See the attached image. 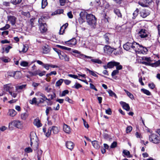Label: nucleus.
<instances>
[{
	"label": "nucleus",
	"instance_id": "obj_1",
	"mask_svg": "<svg viewBox=\"0 0 160 160\" xmlns=\"http://www.w3.org/2000/svg\"><path fill=\"white\" fill-rule=\"evenodd\" d=\"M133 50L136 53L143 54L146 53L148 51L146 48L135 42H133Z\"/></svg>",
	"mask_w": 160,
	"mask_h": 160
},
{
	"label": "nucleus",
	"instance_id": "obj_2",
	"mask_svg": "<svg viewBox=\"0 0 160 160\" xmlns=\"http://www.w3.org/2000/svg\"><path fill=\"white\" fill-rule=\"evenodd\" d=\"M141 59L144 61L141 62L142 64L146 65H152L153 67H158L160 66V60H159L153 63H151L152 61L150 57H141Z\"/></svg>",
	"mask_w": 160,
	"mask_h": 160
},
{
	"label": "nucleus",
	"instance_id": "obj_3",
	"mask_svg": "<svg viewBox=\"0 0 160 160\" xmlns=\"http://www.w3.org/2000/svg\"><path fill=\"white\" fill-rule=\"evenodd\" d=\"M30 145L35 151L37 150L38 148V144L37 141V137L34 133H31L30 134Z\"/></svg>",
	"mask_w": 160,
	"mask_h": 160
},
{
	"label": "nucleus",
	"instance_id": "obj_4",
	"mask_svg": "<svg viewBox=\"0 0 160 160\" xmlns=\"http://www.w3.org/2000/svg\"><path fill=\"white\" fill-rule=\"evenodd\" d=\"M87 22L92 27L94 28L96 23L95 16L91 14H88L86 17Z\"/></svg>",
	"mask_w": 160,
	"mask_h": 160
},
{
	"label": "nucleus",
	"instance_id": "obj_5",
	"mask_svg": "<svg viewBox=\"0 0 160 160\" xmlns=\"http://www.w3.org/2000/svg\"><path fill=\"white\" fill-rule=\"evenodd\" d=\"M12 126L22 129L23 127V123L18 120H13L9 124V128H12Z\"/></svg>",
	"mask_w": 160,
	"mask_h": 160
},
{
	"label": "nucleus",
	"instance_id": "obj_6",
	"mask_svg": "<svg viewBox=\"0 0 160 160\" xmlns=\"http://www.w3.org/2000/svg\"><path fill=\"white\" fill-rule=\"evenodd\" d=\"M149 141L154 143L157 144L160 142V138L154 133L149 136Z\"/></svg>",
	"mask_w": 160,
	"mask_h": 160
},
{
	"label": "nucleus",
	"instance_id": "obj_7",
	"mask_svg": "<svg viewBox=\"0 0 160 160\" xmlns=\"http://www.w3.org/2000/svg\"><path fill=\"white\" fill-rule=\"evenodd\" d=\"M53 49L57 52L60 59L61 60H64L65 61L68 62L69 61V58L67 55L63 52H59L58 50L57 51L56 48H53Z\"/></svg>",
	"mask_w": 160,
	"mask_h": 160
},
{
	"label": "nucleus",
	"instance_id": "obj_8",
	"mask_svg": "<svg viewBox=\"0 0 160 160\" xmlns=\"http://www.w3.org/2000/svg\"><path fill=\"white\" fill-rule=\"evenodd\" d=\"M72 52L77 54L74 55V56L78 58H80L82 59L85 60L86 58H91L89 56H86L82 54L80 52L76 50H73Z\"/></svg>",
	"mask_w": 160,
	"mask_h": 160
},
{
	"label": "nucleus",
	"instance_id": "obj_9",
	"mask_svg": "<svg viewBox=\"0 0 160 160\" xmlns=\"http://www.w3.org/2000/svg\"><path fill=\"white\" fill-rule=\"evenodd\" d=\"M87 13L85 11H82L80 13V18H79V21L80 23H82L85 21V19L87 15Z\"/></svg>",
	"mask_w": 160,
	"mask_h": 160
},
{
	"label": "nucleus",
	"instance_id": "obj_10",
	"mask_svg": "<svg viewBox=\"0 0 160 160\" xmlns=\"http://www.w3.org/2000/svg\"><path fill=\"white\" fill-rule=\"evenodd\" d=\"M138 34L141 38H144L148 37V32L146 30L142 29L139 32Z\"/></svg>",
	"mask_w": 160,
	"mask_h": 160
},
{
	"label": "nucleus",
	"instance_id": "obj_11",
	"mask_svg": "<svg viewBox=\"0 0 160 160\" xmlns=\"http://www.w3.org/2000/svg\"><path fill=\"white\" fill-rule=\"evenodd\" d=\"M77 40L75 38H73L71 40L64 42V44L69 47H72L77 43Z\"/></svg>",
	"mask_w": 160,
	"mask_h": 160
},
{
	"label": "nucleus",
	"instance_id": "obj_12",
	"mask_svg": "<svg viewBox=\"0 0 160 160\" xmlns=\"http://www.w3.org/2000/svg\"><path fill=\"white\" fill-rule=\"evenodd\" d=\"M123 47L126 50L131 51L133 50V42H127L123 45Z\"/></svg>",
	"mask_w": 160,
	"mask_h": 160
},
{
	"label": "nucleus",
	"instance_id": "obj_13",
	"mask_svg": "<svg viewBox=\"0 0 160 160\" xmlns=\"http://www.w3.org/2000/svg\"><path fill=\"white\" fill-rule=\"evenodd\" d=\"M115 49L108 45H106L103 48L104 52L108 54H111Z\"/></svg>",
	"mask_w": 160,
	"mask_h": 160
},
{
	"label": "nucleus",
	"instance_id": "obj_14",
	"mask_svg": "<svg viewBox=\"0 0 160 160\" xmlns=\"http://www.w3.org/2000/svg\"><path fill=\"white\" fill-rule=\"evenodd\" d=\"M8 21H9L12 25H14L16 21L17 18L14 16L8 15L7 16Z\"/></svg>",
	"mask_w": 160,
	"mask_h": 160
},
{
	"label": "nucleus",
	"instance_id": "obj_15",
	"mask_svg": "<svg viewBox=\"0 0 160 160\" xmlns=\"http://www.w3.org/2000/svg\"><path fill=\"white\" fill-rule=\"evenodd\" d=\"M13 88V85L11 83L6 84L3 86L4 90L8 92H9V91H11L10 90Z\"/></svg>",
	"mask_w": 160,
	"mask_h": 160
},
{
	"label": "nucleus",
	"instance_id": "obj_16",
	"mask_svg": "<svg viewBox=\"0 0 160 160\" xmlns=\"http://www.w3.org/2000/svg\"><path fill=\"white\" fill-rule=\"evenodd\" d=\"M120 103L123 109L126 110L127 111H128L130 110V107L128 104L122 101L120 102Z\"/></svg>",
	"mask_w": 160,
	"mask_h": 160
},
{
	"label": "nucleus",
	"instance_id": "obj_17",
	"mask_svg": "<svg viewBox=\"0 0 160 160\" xmlns=\"http://www.w3.org/2000/svg\"><path fill=\"white\" fill-rule=\"evenodd\" d=\"M141 16L143 18H145L150 14L148 10H142L140 13Z\"/></svg>",
	"mask_w": 160,
	"mask_h": 160
},
{
	"label": "nucleus",
	"instance_id": "obj_18",
	"mask_svg": "<svg viewBox=\"0 0 160 160\" xmlns=\"http://www.w3.org/2000/svg\"><path fill=\"white\" fill-rule=\"evenodd\" d=\"M39 29L42 32H46L47 30V26L46 23H41L40 24Z\"/></svg>",
	"mask_w": 160,
	"mask_h": 160
},
{
	"label": "nucleus",
	"instance_id": "obj_19",
	"mask_svg": "<svg viewBox=\"0 0 160 160\" xmlns=\"http://www.w3.org/2000/svg\"><path fill=\"white\" fill-rule=\"evenodd\" d=\"M119 64H120V63L118 62L112 61L108 63V68H113L114 66H117Z\"/></svg>",
	"mask_w": 160,
	"mask_h": 160
},
{
	"label": "nucleus",
	"instance_id": "obj_20",
	"mask_svg": "<svg viewBox=\"0 0 160 160\" xmlns=\"http://www.w3.org/2000/svg\"><path fill=\"white\" fill-rule=\"evenodd\" d=\"M59 128L56 126H53L51 129V134H56L58 133L59 131Z\"/></svg>",
	"mask_w": 160,
	"mask_h": 160
},
{
	"label": "nucleus",
	"instance_id": "obj_21",
	"mask_svg": "<svg viewBox=\"0 0 160 160\" xmlns=\"http://www.w3.org/2000/svg\"><path fill=\"white\" fill-rule=\"evenodd\" d=\"M33 123L34 125L36 126L37 128L40 127L42 125V124L40 122V120L38 118H37L34 120Z\"/></svg>",
	"mask_w": 160,
	"mask_h": 160
},
{
	"label": "nucleus",
	"instance_id": "obj_22",
	"mask_svg": "<svg viewBox=\"0 0 160 160\" xmlns=\"http://www.w3.org/2000/svg\"><path fill=\"white\" fill-rule=\"evenodd\" d=\"M66 145L68 148L72 150L73 148L74 144L71 141H68L66 143Z\"/></svg>",
	"mask_w": 160,
	"mask_h": 160
},
{
	"label": "nucleus",
	"instance_id": "obj_23",
	"mask_svg": "<svg viewBox=\"0 0 160 160\" xmlns=\"http://www.w3.org/2000/svg\"><path fill=\"white\" fill-rule=\"evenodd\" d=\"M63 130L64 132L67 133H70L71 132V129L69 126L64 124L63 126Z\"/></svg>",
	"mask_w": 160,
	"mask_h": 160
},
{
	"label": "nucleus",
	"instance_id": "obj_24",
	"mask_svg": "<svg viewBox=\"0 0 160 160\" xmlns=\"http://www.w3.org/2000/svg\"><path fill=\"white\" fill-rule=\"evenodd\" d=\"M8 114L11 117H13L16 115L17 112L14 109H10L9 110Z\"/></svg>",
	"mask_w": 160,
	"mask_h": 160
},
{
	"label": "nucleus",
	"instance_id": "obj_25",
	"mask_svg": "<svg viewBox=\"0 0 160 160\" xmlns=\"http://www.w3.org/2000/svg\"><path fill=\"white\" fill-rule=\"evenodd\" d=\"M92 144L93 147L97 149H98L100 147L101 143H99L96 141H94L92 142Z\"/></svg>",
	"mask_w": 160,
	"mask_h": 160
},
{
	"label": "nucleus",
	"instance_id": "obj_26",
	"mask_svg": "<svg viewBox=\"0 0 160 160\" xmlns=\"http://www.w3.org/2000/svg\"><path fill=\"white\" fill-rule=\"evenodd\" d=\"M91 57V58H88V59H91V61L92 62L94 63H97L98 64H101L102 63V62L101 61L98 59H94L92 58L91 57Z\"/></svg>",
	"mask_w": 160,
	"mask_h": 160
},
{
	"label": "nucleus",
	"instance_id": "obj_27",
	"mask_svg": "<svg viewBox=\"0 0 160 160\" xmlns=\"http://www.w3.org/2000/svg\"><path fill=\"white\" fill-rule=\"evenodd\" d=\"M13 77L16 79L19 78L21 77V73L18 71L14 72Z\"/></svg>",
	"mask_w": 160,
	"mask_h": 160
},
{
	"label": "nucleus",
	"instance_id": "obj_28",
	"mask_svg": "<svg viewBox=\"0 0 160 160\" xmlns=\"http://www.w3.org/2000/svg\"><path fill=\"white\" fill-rule=\"evenodd\" d=\"M45 74V71H43L41 72H40L39 70H37L36 72H35L33 73V75H38L40 76H42L44 75Z\"/></svg>",
	"mask_w": 160,
	"mask_h": 160
},
{
	"label": "nucleus",
	"instance_id": "obj_29",
	"mask_svg": "<svg viewBox=\"0 0 160 160\" xmlns=\"http://www.w3.org/2000/svg\"><path fill=\"white\" fill-rule=\"evenodd\" d=\"M103 37L105 39L106 42L107 43H109V39L110 37V34L108 33H106L104 35Z\"/></svg>",
	"mask_w": 160,
	"mask_h": 160
},
{
	"label": "nucleus",
	"instance_id": "obj_30",
	"mask_svg": "<svg viewBox=\"0 0 160 160\" xmlns=\"http://www.w3.org/2000/svg\"><path fill=\"white\" fill-rule=\"evenodd\" d=\"M28 45L27 44H23L22 45V49L21 51H19V52H26L28 50Z\"/></svg>",
	"mask_w": 160,
	"mask_h": 160
},
{
	"label": "nucleus",
	"instance_id": "obj_31",
	"mask_svg": "<svg viewBox=\"0 0 160 160\" xmlns=\"http://www.w3.org/2000/svg\"><path fill=\"white\" fill-rule=\"evenodd\" d=\"M46 100H48V101H50V99L49 98H47L46 99H44V97H41L38 98V104H39V103H42L44 101H45Z\"/></svg>",
	"mask_w": 160,
	"mask_h": 160
},
{
	"label": "nucleus",
	"instance_id": "obj_32",
	"mask_svg": "<svg viewBox=\"0 0 160 160\" xmlns=\"http://www.w3.org/2000/svg\"><path fill=\"white\" fill-rule=\"evenodd\" d=\"M68 25V23H66L63 25H62L60 28V29L59 30V34H62V33L61 32V30L63 29V32H64V30L65 29L67 28Z\"/></svg>",
	"mask_w": 160,
	"mask_h": 160
},
{
	"label": "nucleus",
	"instance_id": "obj_33",
	"mask_svg": "<svg viewBox=\"0 0 160 160\" xmlns=\"http://www.w3.org/2000/svg\"><path fill=\"white\" fill-rule=\"evenodd\" d=\"M52 106V108L54 110H58L59 109V105L58 103L56 102L54 104H51Z\"/></svg>",
	"mask_w": 160,
	"mask_h": 160
},
{
	"label": "nucleus",
	"instance_id": "obj_34",
	"mask_svg": "<svg viewBox=\"0 0 160 160\" xmlns=\"http://www.w3.org/2000/svg\"><path fill=\"white\" fill-rule=\"evenodd\" d=\"M49 46L47 45L43 46V52L44 53H47L49 51Z\"/></svg>",
	"mask_w": 160,
	"mask_h": 160
},
{
	"label": "nucleus",
	"instance_id": "obj_35",
	"mask_svg": "<svg viewBox=\"0 0 160 160\" xmlns=\"http://www.w3.org/2000/svg\"><path fill=\"white\" fill-rule=\"evenodd\" d=\"M29 102L32 104H35L38 105V101H37V99L36 98H32V100H30L29 101Z\"/></svg>",
	"mask_w": 160,
	"mask_h": 160
},
{
	"label": "nucleus",
	"instance_id": "obj_36",
	"mask_svg": "<svg viewBox=\"0 0 160 160\" xmlns=\"http://www.w3.org/2000/svg\"><path fill=\"white\" fill-rule=\"evenodd\" d=\"M28 114L27 113H23L21 114V118L22 119L25 120L28 117Z\"/></svg>",
	"mask_w": 160,
	"mask_h": 160
},
{
	"label": "nucleus",
	"instance_id": "obj_37",
	"mask_svg": "<svg viewBox=\"0 0 160 160\" xmlns=\"http://www.w3.org/2000/svg\"><path fill=\"white\" fill-rule=\"evenodd\" d=\"M86 70L87 71H88L89 73L92 75V76H93L94 77H98V75L96 74V72H95L93 71H91L90 70H89L88 68H87Z\"/></svg>",
	"mask_w": 160,
	"mask_h": 160
},
{
	"label": "nucleus",
	"instance_id": "obj_38",
	"mask_svg": "<svg viewBox=\"0 0 160 160\" xmlns=\"http://www.w3.org/2000/svg\"><path fill=\"white\" fill-rule=\"evenodd\" d=\"M141 91L144 93L146 94L147 95L150 96L151 95V92L148 90L144 88H142L141 89Z\"/></svg>",
	"mask_w": 160,
	"mask_h": 160
},
{
	"label": "nucleus",
	"instance_id": "obj_39",
	"mask_svg": "<svg viewBox=\"0 0 160 160\" xmlns=\"http://www.w3.org/2000/svg\"><path fill=\"white\" fill-rule=\"evenodd\" d=\"M42 151L41 150H38L37 151V157L38 158V160H40L42 156Z\"/></svg>",
	"mask_w": 160,
	"mask_h": 160
},
{
	"label": "nucleus",
	"instance_id": "obj_40",
	"mask_svg": "<svg viewBox=\"0 0 160 160\" xmlns=\"http://www.w3.org/2000/svg\"><path fill=\"white\" fill-rule=\"evenodd\" d=\"M124 91L126 93L127 95L132 99H134V96L130 92H129L127 90L124 89Z\"/></svg>",
	"mask_w": 160,
	"mask_h": 160
},
{
	"label": "nucleus",
	"instance_id": "obj_41",
	"mask_svg": "<svg viewBox=\"0 0 160 160\" xmlns=\"http://www.w3.org/2000/svg\"><path fill=\"white\" fill-rule=\"evenodd\" d=\"M82 87V86L79 83L76 82L73 86H72V88L78 89Z\"/></svg>",
	"mask_w": 160,
	"mask_h": 160
},
{
	"label": "nucleus",
	"instance_id": "obj_42",
	"mask_svg": "<svg viewBox=\"0 0 160 160\" xmlns=\"http://www.w3.org/2000/svg\"><path fill=\"white\" fill-rule=\"evenodd\" d=\"M114 13L118 15V17H121L122 16V14L121 13L120 10L118 9H116L114 10Z\"/></svg>",
	"mask_w": 160,
	"mask_h": 160
},
{
	"label": "nucleus",
	"instance_id": "obj_43",
	"mask_svg": "<svg viewBox=\"0 0 160 160\" xmlns=\"http://www.w3.org/2000/svg\"><path fill=\"white\" fill-rule=\"evenodd\" d=\"M60 5L61 6H64L66 3H67L68 1V0H58Z\"/></svg>",
	"mask_w": 160,
	"mask_h": 160
},
{
	"label": "nucleus",
	"instance_id": "obj_44",
	"mask_svg": "<svg viewBox=\"0 0 160 160\" xmlns=\"http://www.w3.org/2000/svg\"><path fill=\"white\" fill-rule=\"evenodd\" d=\"M12 48V47L10 46H8L7 47L5 48V51H3L2 52L3 53L4 51H5L6 53H8L9 51V50ZM2 50H4V48H2Z\"/></svg>",
	"mask_w": 160,
	"mask_h": 160
},
{
	"label": "nucleus",
	"instance_id": "obj_45",
	"mask_svg": "<svg viewBox=\"0 0 160 160\" xmlns=\"http://www.w3.org/2000/svg\"><path fill=\"white\" fill-rule=\"evenodd\" d=\"M48 4L47 0H42V8H44Z\"/></svg>",
	"mask_w": 160,
	"mask_h": 160
},
{
	"label": "nucleus",
	"instance_id": "obj_46",
	"mask_svg": "<svg viewBox=\"0 0 160 160\" xmlns=\"http://www.w3.org/2000/svg\"><path fill=\"white\" fill-rule=\"evenodd\" d=\"M107 92L110 96L111 97L114 96L115 97H116V95L115 93L111 90L109 89L107 91Z\"/></svg>",
	"mask_w": 160,
	"mask_h": 160
},
{
	"label": "nucleus",
	"instance_id": "obj_47",
	"mask_svg": "<svg viewBox=\"0 0 160 160\" xmlns=\"http://www.w3.org/2000/svg\"><path fill=\"white\" fill-rule=\"evenodd\" d=\"M28 62L25 61H23L21 62L20 65L23 67H27L28 66Z\"/></svg>",
	"mask_w": 160,
	"mask_h": 160
},
{
	"label": "nucleus",
	"instance_id": "obj_48",
	"mask_svg": "<svg viewBox=\"0 0 160 160\" xmlns=\"http://www.w3.org/2000/svg\"><path fill=\"white\" fill-rule=\"evenodd\" d=\"M63 81V79H61L57 81L56 83V86L59 87L60 86L62 83Z\"/></svg>",
	"mask_w": 160,
	"mask_h": 160
},
{
	"label": "nucleus",
	"instance_id": "obj_49",
	"mask_svg": "<svg viewBox=\"0 0 160 160\" xmlns=\"http://www.w3.org/2000/svg\"><path fill=\"white\" fill-rule=\"evenodd\" d=\"M123 153L125 154V155L127 156L128 157H131L132 156L130 155V152L129 151L127 150H123Z\"/></svg>",
	"mask_w": 160,
	"mask_h": 160
},
{
	"label": "nucleus",
	"instance_id": "obj_50",
	"mask_svg": "<svg viewBox=\"0 0 160 160\" xmlns=\"http://www.w3.org/2000/svg\"><path fill=\"white\" fill-rule=\"evenodd\" d=\"M22 0H11V2L14 5H16L20 3Z\"/></svg>",
	"mask_w": 160,
	"mask_h": 160
},
{
	"label": "nucleus",
	"instance_id": "obj_51",
	"mask_svg": "<svg viewBox=\"0 0 160 160\" xmlns=\"http://www.w3.org/2000/svg\"><path fill=\"white\" fill-rule=\"evenodd\" d=\"M58 46L59 48H61L62 49H64V50H65L68 51H70L71 49V48H67L65 46H60V45H58Z\"/></svg>",
	"mask_w": 160,
	"mask_h": 160
},
{
	"label": "nucleus",
	"instance_id": "obj_52",
	"mask_svg": "<svg viewBox=\"0 0 160 160\" xmlns=\"http://www.w3.org/2000/svg\"><path fill=\"white\" fill-rule=\"evenodd\" d=\"M43 132L45 133V134L46 136L47 137H49L50 136V132H49V129L48 130V132H46V128H44L43 129Z\"/></svg>",
	"mask_w": 160,
	"mask_h": 160
},
{
	"label": "nucleus",
	"instance_id": "obj_53",
	"mask_svg": "<svg viewBox=\"0 0 160 160\" xmlns=\"http://www.w3.org/2000/svg\"><path fill=\"white\" fill-rule=\"evenodd\" d=\"M24 151L26 153H29L32 152V150L30 147H28L25 149Z\"/></svg>",
	"mask_w": 160,
	"mask_h": 160
},
{
	"label": "nucleus",
	"instance_id": "obj_54",
	"mask_svg": "<svg viewBox=\"0 0 160 160\" xmlns=\"http://www.w3.org/2000/svg\"><path fill=\"white\" fill-rule=\"evenodd\" d=\"M10 27V25L9 24H7L4 27L1 28L0 30L2 31L8 29Z\"/></svg>",
	"mask_w": 160,
	"mask_h": 160
},
{
	"label": "nucleus",
	"instance_id": "obj_55",
	"mask_svg": "<svg viewBox=\"0 0 160 160\" xmlns=\"http://www.w3.org/2000/svg\"><path fill=\"white\" fill-rule=\"evenodd\" d=\"M68 93L69 91L68 90H65L62 92V94L60 95V96L61 97L64 96L66 94H68Z\"/></svg>",
	"mask_w": 160,
	"mask_h": 160
},
{
	"label": "nucleus",
	"instance_id": "obj_56",
	"mask_svg": "<svg viewBox=\"0 0 160 160\" xmlns=\"http://www.w3.org/2000/svg\"><path fill=\"white\" fill-rule=\"evenodd\" d=\"M36 95L38 97H44V98L46 99V97L45 96V95L43 94V93L38 92L36 93Z\"/></svg>",
	"mask_w": 160,
	"mask_h": 160
},
{
	"label": "nucleus",
	"instance_id": "obj_57",
	"mask_svg": "<svg viewBox=\"0 0 160 160\" xmlns=\"http://www.w3.org/2000/svg\"><path fill=\"white\" fill-rule=\"evenodd\" d=\"M139 12V10L138 9H137L136 10L134 11V12L133 13V17H132L133 19H135L136 16H137L138 15V12Z\"/></svg>",
	"mask_w": 160,
	"mask_h": 160
},
{
	"label": "nucleus",
	"instance_id": "obj_58",
	"mask_svg": "<svg viewBox=\"0 0 160 160\" xmlns=\"http://www.w3.org/2000/svg\"><path fill=\"white\" fill-rule=\"evenodd\" d=\"M119 73V71L117 70H115L113 71L112 73V76L113 77L114 76L117 75Z\"/></svg>",
	"mask_w": 160,
	"mask_h": 160
},
{
	"label": "nucleus",
	"instance_id": "obj_59",
	"mask_svg": "<svg viewBox=\"0 0 160 160\" xmlns=\"http://www.w3.org/2000/svg\"><path fill=\"white\" fill-rule=\"evenodd\" d=\"M26 86V84L18 86L16 87V88L17 89H22L23 88H25Z\"/></svg>",
	"mask_w": 160,
	"mask_h": 160
},
{
	"label": "nucleus",
	"instance_id": "obj_60",
	"mask_svg": "<svg viewBox=\"0 0 160 160\" xmlns=\"http://www.w3.org/2000/svg\"><path fill=\"white\" fill-rule=\"evenodd\" d=\"M22 14L24 16H26L27 17H30V13L29 12H22Z\"/></svg>",
	"mask_w": 160,
	"mask_h": 160
},
{
	"label": "nucleus",
	"instance_id": "obj_61",
	"mask_svg": "<svg viewBox=\"0 0 160 160\" xmlns=\"http://www.w3.org/2000/svg\"><path fill=\"white\" fill-rule=\"evenodd\" d=\"M49 85H45L44 86L45 90L47 92H49L50 90V88L49 87Z\"/></svg>",
	"mask_w": 160,
	"mask_h": 160
},
{
	"label": "nucleus",
	"instance_id": "obj_62",
	"mask_svg": "<svg viewBox=\"0 0 160 160\" xmlns=\"http://www.w3.org/2000/svg\"><path fill=\"white\" fill-rule=\"evenodd\" d=\"M138 4L141 6L143 7H147L148 6V5L146 3L143 2H138Z\"/></svg>",
	"mask_w": 160,
	"mask_h": 160
},
{
	"label": "nucleus",
	"instance_id": "obj_63",
	"mask_svg": "<svg viewBox=\"0 0 160 160\" xmlns=\"http://www.w3.org/2000/svg\"><path fill=\"white\" fill-rule=\"evenodd\" d=\"M82 120H83V125H84L85 127L86 128H88L89 127V125L88 124V123L83 118H82Z\"/></svg>",
	"mask_w": 160,
	"mask_h": 160
},
{
	"label": "nucleus",
	"instance_id": "obj_64",
	"mask_svg": "<svg viewBox=\"0 0 160 160\" xmlns=\"http://www.w3.org/2000/svg\"><path fill=\"white\" fill-rule=\"evenodd\" d=\"M68 76L70 77L73 78L74 79H79V78H78V77L76 75H74V74H69L68 75Z\"/></svg>",
	"mask_w": 160,
	"mask_h": 160
}]
</instances>
